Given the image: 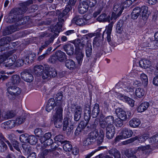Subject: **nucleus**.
<instances>
[{"mask_svg":"<svg viewBox=\"0 0 158 158\" xmlns=\"http://www.w3.org/2000/svg\"><path fill=\"white\" fill-rule=\"evenodd\" d=\"M56 106V103L55 102L54 99L51 98L48 100V104L46 106V110L48 112H49Z\"/></svg>","mask_w":158,"mask_h":158,"instance_id":"6ab92c4d","label":"nucleus"},{"mask_svg":"<svg viewBox=\"0 0 158 158\" xmlns=\"http://www.w3.org/2000/svg\"><path fill=\"white\" fill-rule=\"evenodd\" d=\"M106 136L108 139H112L115 133V128L114 126H110L106 127Z\"/></svg>","mask_w":158,"mask_h":158,"instance_id":"9d476101","label":"nucleus"},{"mask_svg":"<svg viewBox=\"0 0 158 158\" xmlns=\"http://www.w3.org/2000/svg\"><path fill=\"white\" fill-rule=\"evenodd\" d=\"M21 77L27 82H31L33 80V77L28 70L25 69L21 73Z\"/></svg>","mask_w":158,"mask_h":158,"instance_id":"0eeeda50","label":"nucleus"},{"mask_svg":"<svg viewBox=\"0 0 158 158\" xmlns=\"http://www.w3.org/2000/svg\"><path fill=\"white\" fill-rule=\"evenodd\" d=\"M98 135V131L95 129L93 131L91 132L89 134L88 136L91 139V140H92L94 142Z\"/></svg>","mask_w":158,"mask_h":158,"instance_id":"c9c22d12","label":"nucleus"},{"mask_svg":"<svg viewBox=\"0 0 158 158\" xmlns=\"http://www.w3.org/2000/svg\"><path fill=\"white\" fill-rule=\"evenodd\" d=\"M49 75H50V78L51 77H54L57 75V72L54 69L49 68Z\"/></svg>","mask_w":158,"mask_h":158,"instance_id":"4d7b16f0","label":"nucleus"},{"mask_svg":"<svg viewBox=\"0 0 158 158\" xmlns=\"http://www.w3.org/2000/svg\"><path fill=\"white\" fill-rule=\"evenodd\" d=\"M38 142V139L34 135L28 136V142L32 145L35 144Z\"/></svg>","mask_w":158,"mask_h":158,"instance_id":"ea45409f","label":"nucleus"},{"mask_svg":"<svg viewBox=\"0 0 158 158\" xmlns=\"http://www.w3.org/2000/svg\"><path fill=\"white\" fill-rule=\"evenodd\" d=\"M10 80V81L6 83V86L18 85L20 82L21 79L19 76L17 75H15L11 76Z\"/></svg>","mask_w":158,"mask_h":158,"instance_id":"1a4fd4ad","label":"nucleus"},{"mask_svg":"<svg viewBox=\"0 0 158 158\" xmlns=\"http://www.w3.org/2000/svg\"><path fill=\"white\" fill-rule=\"evenodd\" d=\"M25 12V9H21L19 8H15L12 9L9 14L7 22L10 23H15V25L16 26L26 23L28 21L27 17L22 18L20 15Z\"/></svg>","mask_w":158,"mask_h":158,"instance_id":"f257e3e1","label":"nucleus"},{"mask_svg":"<svg viewBox=\"0 0 158 158\" xmlns=\"http://www.w3.org/2000/svg\"><path fill=\"white\" fill-rule=\"evenodd\" d=\"M114 118L113 116L110 115L107 116L104 118L101 127L104 129L106 127H110V126H114L113 123L114 122Z\"/></svg>","mask_w":158,"mask_h":158,"instance_id":"423d86ee","label":"nucleus"},{"mask_svg":"<svg viewBox=\"0 0 158 158\" xmlns=\"http://www.w3.org/2000/svg\"><path fill=\"white\" fill-rule=\"evenodd\" d=\"M135 94L137 97L141 98L144 95L145 92L143 89L139 88L136 89Z\"/></svg>","mask_w":158,"mask_h":158,"instance_id":"79ce46f5","label":"nucleus"},{"mask_svg":"<svg viewBox=\"0 0 158 158\" xmlns=\"http://www.w3.org/2000/svg\"><path fill=\"white\" fill-rule=\"evenodd\" d=\"M84 52L76 51V58L77 60L78 64L81 65L84 56Z\"/></svg>","mask_w":158,"mask_h":158,"instance_id":"c756f323","label":"nucleus"},{"mask_svg":"<svg viewBox=\"0 0 158 158\" xmlns=\"http://www.w3.org/2000/svg\"><path fill=\"white\" fill-rule=\"evenodd\" d=\"M88 35H84L81 39H77L74 41L76 51L84 52V48L88 42Z\"/></svg>","mask_w":158,"mask_h":158,"instance_id":"7ed1b4c3","label":"nucleus"},{"mask_svg":"<svg viewBox=\"0 0 158 158\" xmlns=\"http://www.w3.org/2000/svg\"><path fill=\"white\" fill-rule=\"evenodd\" d=\"M110 16L108 15L107 17V15L105 13H102L98 16L97 19V20L101 22H110Z\"/></svg>","mask_w":158,"mask_h":158,"instance_id":"b1692460","label":"nucleus"},{"mask_svg":"<svg viewBox=\"0 0 158 158\" xmlns=\"http://www.w3.org/2000/svg\"><path fill=\"white\" fill-rule=\"evenodd\" d=\"M63 48L67 54L69 56L72 55L74 53V48L72 44H65L63 46Z\"/></svg>","mask_w":158,"mask_h":158,"instance_id":"f3484780","label":"nucleus"},{"mask_svg":"<svg viewBox=\"0 0 158 158\" xmlns=\"http://www.w3.org/2000/svg\"><path fill=\"white\" fill-rule=\"evenodd\" d=\"M62 24L61 22H58L57 24L55 26H50L51 31L54 33L53 34L51 35V37H52L53 39H54L57 36L61 30V28L62 27Z\"/></svg>","mask_w":158,"mask_h":158,"instance_id":"20e7f679","label":"nucleus"},{"mask_svg":"<svg viewBox=\"0 0 158 158\" xmlns=\"http://www.w3.org/2000/svg\"><path fill=\"white\" fill-rule=\"evenodd\" d=\"M56 15L58 16V20L59 22H61L62 24L64 22V16H65L64 14H63V12L60 11L59 10H57L56 11Z\"/></svg>","mask_w":158,"mask_h":158,"instance_id":"58836bf2","label":"nucleus"},{"mask_svg":"<svg viewBox=\"0 0 158 158\" xmlns=\"http://www.w3.org/2000/svg\"><path fill=\"white\" fill-rule=\"evenodd\" d=\"M63 130L64 131H65L68 127L69 124V119L68 118H64L63 121Z\"/></svg>","mask_w":158,"mask_h":158,"instance_id":"052dcab7","label":"nucleus"},{"mask_svg":"<svg viewBox=\"0 0 158 158\" xmlns=\"http://www.w3.org/2000/svg\"><path fill=\"white\" fill-rule=\"evenodd\" d=\"M73 107H75V109L74 111V119L76 122L78 121L81 117L82 112L81 107L79 106L75 105H73Z\"/></svg>","mask_w":158,"mask_h":158,"instance_id":"6e6552de","label":"nucleus"},{"mask_svg":"<svg viewBox=\"0 0 158 158\" xmlns=\"http://www.w3.org/2000/svg\"><path fill=\"white\" fill-rule=\"evenodd\" d=\"M84 19L81 18V16L76 15L72 20V23L79 26H83L85 24Z\"/></svg>","mask_w":158,"mask_h":158,"instance_id":"dca6fc26","label":"nucleus"},{"mask_svg":"<svg viewBox=\"0 0 158 158\" xmlns=\"http://www.w3.org/2000/svg\"><path fill=\"white\" fill-rule=\"evenodd\" d=\"M151 64V62L149 60L143 59L139 61L140 66L143 69H146L149 67Z\"/></svg>","mask_w":158,"mask_h":158,"instance_id":"5701e85b","label":"nucleus"},{"mask_svg":"<svg viewBox=\"0 0 158 158\" xmlns=\"http://www.w3.org/2000/svg\"><path fill=\"white\" fill-rule=\"evenodd\" d=\"M124 99L125 102L127 103L131 107L134 106V101L132 99L127 96L124 97Z\"/></svg>","mask_w":158,"mask_h":158,"instance_id":"864d4df0","label":"nucleus"},{"mask_svg":"<svg viewBox=\"0 0 158 158\" xmlns=\"http://www.w3.org/2000/svg\"><path fill=\"white\" fill-rule=\"evenodd\" d=\"M28 135L27 134H22L19 137V139L21 142L23 143L28 142Z\"/></svg>","mask_w":158,"mask_h":158,"instance_id":"a18cd8bd","label":"nucleus"},{"mask_svg":"<svg viewBox=\"0 0 158 158\" xmlns=\"http://www.w3.org/2000/svg\"><path fill=\"white\" fill-rule=\"evenodd\" d=\"M18 30V28L15 25L8 26L3 30V35H8Z\"/></svg>","mask_w":158,"mask_h":158,"instance_id":"f8f14e48","label":"nucleus"},{"mask_svg":"<svg viewBox=\"0 0 158 158\" xmlns=\"http://www.w3.org/2000/svg\"><path fill=\"white\" fill-rule=\"evenodd\" d=\"M141 122L139 119L133 118L131 119L129 122L130 126L133 127H138L140 124Z\"/></svg>","mask_w":158,"mask_h":158,"instance_id":"bb28decb","label":"nucleus"},{"mask_svg":"<svg viewBox=\"0 0 158 158\" xmlns=\"http://www.w3.org/2000/svg\"><path fill=\"white\" fill-rule=\"evenodd\" d=\"M148 7L144 6L141 7H136L134 8L131 14V18L134 19H137L142 12V19L143 20H146L148 17Z\"/></svg>","mask_w":158,"mask_h":158,"instance_id":"f03ea898","label":"nucleus"},{"mask_svg":"<svg viewBox=\"0 0 158 158\" xmlns=\"http://www.w3.org/2000/svg\"><path fill=\"white\" fill-rule=\"evenodd\" d=\"M94 141L88 136L87 138L85 139L83 141V144L85 146H88V145L92 144Z\"/></svg>","mask_w":158,"mask_h":158,"instance_id":"0e129e2a","label":"nucleus"},{"mask_svg":"<svg viewBox=\"0 0 158 158\" xmlns=\"http://www.w3.org/2000/svg\"><path fill=\"white\" fill-rule=\"evenodd\" d=\"M149 103L145 102L142 103L137 108V111L139 112H142L145 110L149 107Z\"/></svg>","mask_w":158,"mask_h":158,"instance_id":"a878e982","label":"nucleus"},{"mask_svg":"<svg viewBox=\"0 0 158 158\" xmlns=\"http://www.w3.org/2000/svg\"><path fill=\"white\" fill-rule=\"evenodd\" d=\"M124 121V120H122L121 119L118 118L115 119L114 120V122L116 127H121L123 125V122Z\"/></svg>","mask_w":158,"mask_h":158,"instance_id":"6e6d98bb","label":"nucleus"},{"mask_svg":"<svg viewBox=\"0 0 158 158\" xmlns=\"http://www.w3.org/2000/svg\"><path fill=\"white\" fill-rule=\"evenodd\" d=\"M11 143H12L14 147L17 151H20L19 148V143L15 139L12 140L11 141Z\"/></svg>","mask_w":158,"mask_h":158,"instance_id":"8fccbe9b","label":"nucleus"},{"mask_svg":"<svg viewBox=\"0 0 158 158\" xmlns=\"http://www.w3.org/2000/svg\"><path fill=\"white\" fill-rule=\"evenodd\" d=\"M58 60V58L56 54L52 56L49 59V61L51 63H54Z\"/></svg>","mask_w":158,"mask_h":158,"instance_id":"338daca9","label":"nucleus"},{"mask_svg":"<svg viewBox=\"0 0 158 158\" xmlns=\"http://www.w3.org/2000/svg\"><path fill=\"white\" fill-rule=\"evenodd\" d=\"M100 112L99 106L98 104H95L92 111L91 115L93 118H96L98 116Z\"/></svg>","mask_w":158,"mask_h":158,"instance_id":"4be33fe9","label":"nucleus"},{"mask_svg":"<svg viewBox=\"0 0 158 158\" xmlns=\"http://www.w3.org/2000/svg\"><path fill=\"white\" fill-rule=\"evenodd\" d=\"M58 60L60 62H63L67 59V56L65 53L60 50L57 51L55 52Z\"/></svg>","mask_w":158,"mask_h":158,"instance_id":"a211bd4d","label":"nucleus"},{"mask_svg":"<svg viewBox=\"0 0 158 158\" xmlns=\"http://www.w3.org/2000/svg\"><path fill=\"white\" fill-rule=\"evenodd\" d=\"M15 122L14 120H10L6 121L1 124V127L4 129H11L15 126Z\"/></svg>","mask_w":158,"mask_h":158,"instance_id":"2eb2a0df","label":"nucleus"},{"mask_svg":"<svg viewBox=\"0 0 158 158\" xmlns=\"http://www.w3.org/2000/svg\"><path fill=\"white\" fill-rule=\"evenodd\" d=\"M56 148V146H55L53 148H51V149H45L43 151L41 155H43L42 156L44 157L45 156L47 155L49 153L55 150Z\"/></svg>","mask_w":158,"mask_h":158,"instance_id":"603ef678","label":"nucleus"},{"mask_svg":"<svg viewBox=\"0 0 158 158\" xmlns=\"http://www.w3.org/2000/svg\"><path fill=\"white\" fill-rule=\"evenodd\" d=\"M124 21L120 20L118 23L116 27V32L118 33H121L123 29Z\"/></svg>","mask_w":158,"mask_h":158,"instance_id":"4c0bfd02","label":"nucleus"},{"mask_svg":"<svg viewBox=\"0 0 158 158\" xmlns=\"http://www.w3.org/2000/svg\"><path fill=\"white\" fill-rule=\"evenodd\" d=\"M33 3V0H28L27 2H24L22 4L21 7L19 8L21 9H25L26 12L27 11V6H29L31 4Z\"/></svg>","mask_w":158,"mask_h":158,"instance_id":"37998d69","label":"nucleus"},{"mask_svg":"<svg viewBox=\"0 0 158 158\" xmlns=\"http://www.w3.org/2000/svg\"><path fill=\"white\" fill-rule=\"evenodd\" d=\"M88 3V6L90 7H93L95 6L97 4L96 0H85Z\"/></svg>","mask_w":158,"mask_h":158,"instance_id":"13d9d810","label":"nucleus"},{"mask_svg":"<svg viewBox=\"0 0 158 158\" xmlns=\"http://www.w3.org/2000/svg\"><path fill=\"white\" fill-rule=\"evenodd\" d=\"M56 112L54 114L53 118H62L63 108L62 106L60 105L56 108Z\"/></svg>","mask_w":158,"mask_h":158,"instance_id":"aec40b11","label":"nucleus"},{"mask_svg":"<svg viewBox=\"0 0 158 158\" xmlns=\"http://www.w3.org/2000/svg\"><path fill=\"white\" fill-rule=\"evenodd\" d=\"M101 45V40L100 35L97 36L93 40V45L94 48L95 47H99Z\"/></svg>","mask_w":158,"mask_h":158,"instance_id":"2f4dec72","label":"nucleus"},{"mask_svg":"<svg viewBox=\"0 0 158 158\" xmlns=\"http://www.w3.org/2000/svg\"><path fill=\"white\" fill-rule=\"evenodd\" d=\"M88 123V122H85L83 120L81 121L75 130V135L76 136L78 135L87 126Z\"/></svg>","mask_w":158,"mask_h":158,"instance_id":"ddd939ff","label":"nucleus"},{"mask_svg":"<svg viewBox=\"0 0 158 158\" xmlns=\"http://www.w3.org/2000/svg\"><path fill=\"white\" fill-rule=\"evenodd\" d=\"M64 137L63 135H59L56 136L55 138L54 139L56 141H59L60 142L61 144L64 142L66 140H64Z\"/></svg>","mask_w":158,"mask_h":158,"instance_id":"49530a36","label":"nucleus"},{"mask_svg":"<svg viewBox=\"0 0 158 158\" xmlns=\"http://www.w3.org/2000/svg\"><path fill=\"white\" fill-rule=\"evenodd\" d=\"M15 59L10 56L6 59V60L5 61L3 64L4 66L9 67L11 66L14 64L15 62Z\"/></svg>","mask_w":158,"mask_h":158,"instance_id":"f704fd0d","label":"nucleus"},{"mask_svg":"<svg viewBox=\"0 0 158 158\" xmlns=\"http://www.w3.org/2000/svg\"><path fill=\"white\" fill-rule=\"evenodd\" d=\"M34 132L35 135L38 137H41L42 138L44 134L41 129L39 128L35 129Z\"/></svg>","mask_w":158,"mask_h":158,"instance_id":"de8ad7c7","label":"nucleus"},{"mask_svg":"<svg viewBox=\"0 0 158 158\" xmlns=\"http://www.w3.org/2000/svg\"><path fill=\"white\" fill-rule=\"evenodd\" d=\"M54 40V39H53L52 37H50L48 40H46L44 43H43L42 46L45 48L47 47L51 43H52Z\"/></svg>","mask_w":158,"mask_h":158,"instance_id":"680f3d73","label":"nucleus"},{"mask_svg":"<svg viewBox=\"0 0 158 158\" xmlns=\"http://www.w3.org/2000/svg\"><path fill=\"white\" fill-rule=\"evenodd\" d=\"M140 77L142 82V83L144 85H146L148 82V79L147 75L144 73H142L141 74Z\"/></svg>","mask_w":158,"mask_h":158,"instance_id":"09e8293b","label":"nucleus"},{"mask_svg":"<svg viewBox=\"0 0 158 158\" xmlns=\"http://www.w3.org/2000/svg\"><path fill=\"white\" fill-rule=\"evenodd\" d=\"M8 93L12 95L16 96L19 94L21 92V89L19 87L15 85L6 86Z\"/></svg>","mask_w":158,"mask_h":158,"instance_id":"39448f33","label":"nucleus"},{"mask_svg":"<svg viewBox=\"0 0 158 158\" xmlns=\"http://www.w3.org/2000/svg\"><path fill=\"white\" fill-rule=\"evenodd\" d=\"M15 115V114L13 111H8L4 116L5 118L8 119L13 117Z\"/></svg>","mask_w":158,"mask_h":158,"instance_id":"bf43d9fd","label":"nucleus"},{"mask_svg":"<svg viewBox=\"0 0 158 158\" xmlns=\"http://www.w3.org/2000/svg\"><path fill=\"white\" fill-rule=\"evenodd\" d=\"M53 119L55 127L57 128H60L62 125V118H53Z\"/></svg>","mask_w":158,"mask_h":158,"instance_id":"a19ab883","label":"nucleus"},{"mask_svg":"<svg viewBox=\"0 0 158 158\" xmlns=\"http://www.w3.org/2000/svg\"><path fill=\"white\" fill-rule=\"evenodd\" d=\"M122 12L121 10H120L119 11L117 15H116V13L113 12L111 15V18H110V19L111 20L114 19V20H116L117 18L118 17H119L120 15H121Z\"/></svg>","mask_w":158,"mask_h":158,"instance_id":"69168bd1","label":"nucleus"},{"mask_svg":"<svg viewBox=\"0 0 158 158\" xmlns=\"http://www.w3.org/2000/svg\"><path fill=\"white\" fill-rule=\"evenodd\" d=\"M109 153L110 154L113 155L114 158H121V155L120 152L115 148H114L110 149L109 151Z\"/></svg>","mask_w":158,"mask_h":158,"instance_id":"7c9ffc66","label":"nucleus"},{"mask_svg":"<svg viewBox=\"0 0 158 158\" xmlns=\"http://www.w3.org/2000/svg\"><path fill=\"white\" fill-rule=\"evenodd\" d=\"M116 113L118 118L122 120L126 121L127 118V115L126 112L121 108H118L116 109Z\"/></svg>","mask_w":158,"mask_h":158,"instance_id":"4468645a","label":"nucleus"},{"mask_svg":"<svg viewBox=\"0 0 158 158\" xmlns=\"http://www.w3.org/2000/svg\"><path fill=\"white\" fill-rule=\"evenodd\" d=\"M44 70V67L42 65H38L34 67V72L37 76L41 75L43 73Z\"/></svg>","mask_w":158,"mask_h":158,"instance_id":"412c9836","label":"nucleus"},{"mask_svg":"<svg viewBox=\"0 0 158 158\" xmlns=\"http://www.w3.org/2000/svg\"><path fill=\"white\" fill-rule=\"evenodd\" d=\"M149 138L148 135L147 134H144L143 135H142L140 136L138 140L139 141H140L141 142H144L146 139H148Z\"/></svg>","mask_w":158,"mask_h":158,"instance_id":"774afa93","label":"nucleus"},{"mask_svg":"<svg viewBox=\"0 0 158 158\" xmlns=\"http://www.w3.org/2000/svg\"><path fill=\"white\" fill-rule=\"evenodd\" d=\"M1 141L0 142V152H2L6 150L7 147L3 141Z\"/></svg>","mask_w":158,"mask_h":158,"instance_id":"5fc2aeb1","label":"nucleus"},{"mask_svg":"<svg viewBox=\"0 0 158 158\" xmlns=\"http://www.w3.org/2000/svg\"><path fill=\"white\" fill-rule=\"evenodd\" d=\"M26 117L25 116L20 117L16 119V123L18 124H21L25 120Z\"/></svg>","mask_w":158,"mask_h":158,"instance_id":"e2e57ef3","label":"nucleus"},{"mask_svg":"<svg viewBox=\"0 0 158 158\" xmlns=\"http://www.w3.org/2000/svg\"><path fill=\"white\" fill-rule=\"evenodd\" d=\"M133 132L127 128H123L122 131L121 135L123 138H127L130 137L132 135Z\"/></svg>","mask_w":158,"mask_h":158,"instance_id":"393cba45","label":"nucleus"},{"mask_svg":"<svg viewBox=\"0 0 158 158\" xmlns=\"http://www.w3.org/2000/svg\"><path fill=\"white\" fill-rule=\"evenodd\" d=\"M11 40L10 37L5 36L0 40V46H3L8 44Z\"/></svg>","mask_w":158,"mask_h":158,"instance_id":"72a5a7b5","label":"nucleus"},{"mask_svg":"<svg viewBox=\"0 0 158 158\" xmlns=\"http://www.w3.org/2000/svg\"><path fill=\"white\" fill-rule=\"evenodd\" d=\"M92 47L91 44L89 42L85 46V54L87 57H90L92 54Z\"/></svg>","mask_w":158,"mask_h":158,"instance_id":"c85d7f7f","label":"nucleus"},{"mask_svg":"<svg viewBox=\"0 0 158 158\" xmlns=\"http://www.w3.org/2000/svg\"><path fill=\"white\" fill-rule=\"evenodd\" d=\"M63 144V149L66 152H70L72 149V145L69 141L66 140Z\"/></svg>","mask_w":158,"mask_h":158,"instance_id":"e433bc0d","label":"nucleus"},{"mask_svg":"<svg viewBox=\"0 0 158 158\" xmlns=\"http://www.w3.org/2000/svg\"><path fill=\"white\" fill-rule=\"evenodd\" d=\"M65 65L68 69L71 70H73L75 67V62L71 59L66 60L65 62Z\"/></svg>","mask_w":158,"mask_h":158,"instance_id":"cd10ccee","label":"nucleus"},{"mask_svg":"<svg viewBox=\"0 0 158 158\" xmlns=\"http://www.w3.org/2000/svg\"><path fill=\"white\" fill-rule=\"evenodd\" d=\"M150 146L148 145L146 146H141L138 148V149L139 151H143V153H145L146 155H148L149 154L150 151L151 149Z\"/></svg>","mask_w":158,"mask_h":158,"instance_id":"473e14b6","label":"nucleus"},{"mask_svg":"<svg viewBox=\"0 0 158 158\" xmlns=\"http://www.w3.org/2000/svg\"><path fill=\"white\" fill-rule=\"evenodd\" d=\"M89 6L86 1H83L80 2L78 6V11L81 14H84L88 10Z\"/></svg>","mask_w":158,"mask_h":158,"instance_id":"9b49d317","label":"nucleus"},{"mask_svg":"<svg viewBox=\"0 0 158 158\" xmlns=\"http://www.w3.org/2000/svg\"><path fill=\"white\" fill-rule=\"evenodd\" d=\"M132 2L131 0H126L123 3L121 10L123 12L124 8H127V7H129L132 4Z\"/></svg>","mask_w":158,"mask_h":158,"instance_id":"c03bdc74","label":"nucleus"},{"mask_svg":"<svg viewBox=\"0 0 158 158\" xmlns=\"http://www.w3.org/2000/svg\"><path fill=\"white\" fill-rule=\"evenodd\" d=\"M43 142L44 143V145L45 147L51 145V148H53L52 147L54 145V143H53V141L52 139L44 140Z\"/></svg>","mask_w":158,"mask_h":158,"instance_id":"3c124183","label":"nucleus"}]
</instances>
